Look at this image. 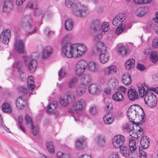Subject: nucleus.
Masks as SVG:
<instances>
[{
	"label": "nucleus",
	"instance_id": "obj_1",
	"mask_svg": "<svg viewBox=\"0 0 158 158\" xmlns=\"http://www.w3.org/2000/svg\"><path fill=\"white\" fill-rule=\"evenodd\" d=\"M75 0H66L65 6L68 8H72L73 13L78 17L83 18L88 14V9L80 3L75 4Z\"/></svg>",
	"mask_w": 158,
	"mask_h": 158
},
{
	"label": "nucleus",
	"instance_id": "obj_2",
	"mask_svg": "<svg viewBox=\"0 0 158 158\" xmlns=\"http://www.w3.org/2000/svg\"><path fill=\"white\" fill-rule=\"evenodd\" d=\"M32 17L30 15H25L22 18V21L21 23V27L27 32L25 34L27 36L31 35L35 33L37 30L36 26L34 25L33 22L31 21Z\"/></svg>",
	"mask_w": 158,
	"mask_h": 158
},
{
	"label": "nucleus",
	"instance_id": "obj_3",
	"mask_svg": "<svg viewBox=\"0 0 158 158\" xmlns=\"http://www.w3.org/2000/svg\"><path fill=\"white\" fill-rule=\"evenodd\" d=\"M87 47L84 44H73L72 48L66 57L68 58H77L82 56L86 52Z\"/></svg>",
	"mask_w": 158,
	"mask_h": 158
},
{
	"label": "nucleus",
	"instance_id": "obj_4",
	"mask_svg": "<svg viewBox=\"0 0 158 158\" xmlns=\"http://www.w3.org/2000/svg\"><path fill=\"white\" fill-rule=\"evenodd\" d=\"M127 115L129 119H134L136 116H140L142 120L144 119L145 114L143 109L137 105L131 106L128 109Z\"/></svg>",
	"mask_w": 158,
	"mask_h": 158
},
{
	"label": "nucleus",
	"instance_id": "obj_5",
	"mask_svg": "<svg viewBox=\"0 0 158 158\" xmlns=\"http://www.w3.org/2000/svg\"><path fill=\"white\" fill-rule=\"evenodd\" d=\"M72 38V35L70 34L65 35L61 39L60 43L61 45V55L66 57L68 53L70 51L73 44H71L69 41Z\"/></svg>",
	"mask_w": 158,
	"mask_h": 158
},
{
	"label": "nucleus",
	"instance_id": "obj_6",
	"mask_svg": "<svg viewBox=\"0 0 158 158\" xmlns=\"http://www.w3.org/2000/svg\"><path fill=\"white\" fill-rule=\"evenodd\" d=\"M87 62L83 59L79 60L76 64L74 67V72L77 76L82 75L85 72L86 68Z\"/></svg>",
	"mask_w": 158,
	"mask_h": 158
},
{
	"label": "nucleus",
	"instance_id": "obj_7",
	"mask_svg": "<svg viewBox=\"0 0 158 158\" xmlns=\"http://www.w3.org/2000/svg\"><path fill=\"white\" fill-rule=\"evenodd\" d=\"M101 38L99 35H96L94 38V41L95 42L94 48L98 53H101L102 51L106 50V44L103 42L100 41Z\"/></svg>",
	"mask_w": 158,
	"mask_h": 158
},
{
	"label": "nucleus",
	"instance_id": "obj_8",
	"mask_svg": "<svg viewBox=\"0 0 158 158\" xmlns=\"http://www.w3.org/2000/svg\"><path fill=\"white\" fill-rule=\"evenodd\" d=\"M144 100L145 103L151 107H153L156 105V98L153 93H148L144 97Z\"/></svg>",
	"mask_w": 158,
	"mask_h": 158
},
{
	"label": "nucleus",
	"instance_id": "obj_9",
	"mask_svg": "<svg viewBox=\"0 0 158 158\" xmlns=\"http://www.w3.org/2000/svg\"><path fill=\"white\" fill-rule=\"evenodd\" d=\"M25 64L27 65L29 71L31 73H34L36 70L38 64L37 61L35 59H33L27 61L28 58L26 56L23 57Z\"/></svg>",
	"mask_w": 158,
	"mask_h": 158
},
{
	"label": "nucleus",
	"instance_id": "obj_10",
	"mask_svg": "<svg viewBox=\"0 0 158 158\" xmlns=\"http://www.w3.org/2000/svg\"><path fill=\"white\" fill-rule=\"evenodd\" d=\"M85 102L84 100L80 99L74 103L70 110L71 113L76 111H81L84 108Z\"/></svg>",
	"mask_w": 158,
	"mask_h": 158
},
{
	"label": "nucleus",
	"instance_id": "obj_11",
	"mask_svg": "<svg viewBox=\"0 0 158 158\" xmlns=\"http://www.w3.org/2000/svg\"><path fill=\"white\" fill-rule=\"evenodd\" d=\"M125 138L122 135H117L115 136L112 139V143L114 147L118 148L124 143Z\"/></svg>",
	"mask_w": 158,
	"mask_h": 158
},
{
	"label": "nucleus",
	"instance_id": "obj_12",
	"mask_svg": "<svg viewBox=\"0 0 158 158\" xmlns=\"http://www.w3.org/2000/svg\"><path fill=\"white\" fill-rule=\"evenodd\" d=\"M88 70L93 73H97L100 70L99 64L97 62L92 60L87 62Z\"/></svg>",
	"mask_w": 158,
	"mask_h": 158
},
{
	"label": "nucleus",
	"instance_id": "obj_13",
	"mask_svg": "<svg viewBox=\"0 0 158 158\" xmlns=\"http://www.w3.org/2000/svg\"><path fill=\"white\" fill-rule=\"evenodd\" d=\"M14 48L17 52L23 53L25 50L24 43L21 40H16L14 44Z\"/></svg>",
	"mask_w": 158,
	"mask_h": 158
},
{
	"label": "nucleus",
	"instance_id": "obj_14",
	"mask_svg": "<svg viewBox=\"0 0 158 158\" xmlns=\"http://www.w3.org/2000/svg\"><path fill=\"white\" fill-rule=\"evenodd\" d=\"M134 126L135 123L129 122L124 125L123 126V128L128 132L130 135L133 137L137 138L138 137L137 135H134Z\"/></svg>",
	"mask_w": 158,
	"mask_h": 158
},
{
	"label": "nucleus",
	"instance_id": "obj_15",
	"mask_svg": "<svg viewBox=\"0 0 158 158\" xmlns=\"http://www.w3.org/2000/svg\"><path fill=\"white\" fill-rule=\"evenodd\" d=\"M137 86L139 94L141 97L142 98L145 96L148 93L150 92L148 91V86L144 83H139L137 85Z\"/></svg>",
	"mask_w": 158,
	"mask_h": 158
},
{
	"label": "nucleus",
	"instance_id": "obj_16",
	"mask_svg": "<svg viewBox=\"0 0 158 158\" xmlns=\"http://www.w3.org/2000/svg\"><path fill=\"white\" fill-rule=\"evenodd\" d=\"M10 37V32L9 30L3 31L1 34L0 39L2 42L5 44H7L9 41Z\"/></svg>",
	"mask_w": 158,
	"mask_h": 158
},
{
	"label": "nucleus",
	"instance_id": "obj_17",
	"mask_svg": "<svg viewBox=\"0 0 158 158\" xmlns=\"http://www.w3.org/2000/svg\"><path fill=\"white\" fill-rule=\"evenodd\" d=\"M125 17L126 15L124 13H120L117 15L113 20V25L118 26L120 25L125 20Z\"/></svg>",
	"mask_w": 158,
	"mask_h": 158
},
{
	"label": "nucleus",
	"instance_id": "obj_18",
	"mask_svg": "<svg viewBox=\"0 0 158 158\" xmlns=\"http://www.w3.org/2000/svg\"><path fill=\"white\" fill-rule=\"evenodd\" d=\"M2 9L6 12L10 11L13 6L12 0H3L2 3Z\"/></svg>",
	"mask_w": 158,
	"mask_h": 158
},
{
	"label": "nucleus",
	"instance_id": "obj_19",
	"mask_svg": "<svg viewBox=\"0 0 158 158\" xmlns=\"http://www.w3.org/2000/svg\"><path fill=\"white\" fill-rule=\"evenodd\" d=\"M110 29L109 23L108 22H104L100 25V29L98 32L99 34L98 35L101 37L105 34L106 32L108 31Z\"/></svg>",
	"mask_w": 158,
	"mask_h": 158
},
{
	"label": "nucleus",
	"instance_id": "obj_20",
	"mask_svg": "<svg viewBox=\"0 0 158 158\" xmlns=\"http://www.w3.org/2000/svg\"><path fill=\"white\" fill-rule=\"evenodd\" d=\"M99 60L100 63L104 64L108 61L110 55L109 53L106 51H102L99 53Z\"/></svg>",
	"mask_w": 158,
	"mask_h": 158
},
{
	"label": "nucleus",
	"instance_id": "obj_21",
	"mask_svg": "<svg viewBox=\"0 0 158 158\" xmlns=\"http://www.w3.org/2000/svg\"><path fill=\"white\" fill-rule=\"evenodd\" d=\"M87 142L86 140L82 138L77 139L76 141V148L79 149H82L86 146Z\"/></svg>",
	"mask_w": 158,
	"mask_h": 158
},
{
	"label": "nucleus",
	"instance_id": "obj_22",
	"mask_svg": "<svg viewBox=\"0 0 158 158\" xmlns=\"http://www.w3.org/2000/svg\"><path fill=\"white\" fill-rule=\"evenodd\" d=\"M128 96L130 100L135 101L138 98V93L135 89H130L128 90Z\"/></svg>",
	"mask_w": 158,
	"mask_h": 158
},
{
	"label": "nucleus",
	"instance_id": "obj_23",
	"mask_svg": "<svg viewBox=\"0 0 158 158\" xmlns=\"http://www.w3.org/2000/svg\"><path fill=\"white\" fill-rule=\"evenodd\" d=\"M86 89V85L80 84L76 89L75 96L77 97L81 96L85 94Z\"/></svg>",
	"mask_w": 158,
	"mask_h": 158
},
{
	"label": "nucleus",
	"instance_id": "obj_24",
	"mask_svg": "<svg viewBox=\"0 0 158 158\" xmlns=\"http://www.w3.org/2000/svg\"><path fill=\"white\" fill-rule=\"evenodd\" d=\"M116 49L117 52L121 56H125L128 54L127 50L122 44H118L116 47Z\"/></svg>",
	"mask_w": 158,
	"mask_h": 158
},
{
	"label": "nucleus",
	"instance_id": "obj_25",
	"mask_svg": "<svg viewBox=\"0 0 158 158\" xmlns=\"http://www.w3.org/2000/svg\"><path fill=\"white\" fill-rule=\"evenodd\" d=\"M52 48L51 46L46 47L43 49L42 55V58L44 59H46L52 55Z\"/></svg>",
	"mask_w": 158,
	"mask_h": 158
},
{
	"label": "nucleus",
	"instance_id": "obj_26",
	"mask_svg": "<svg viewBox=\"0 0 158 158\" xmlns=\"http://www.w3.org/2000/svg\"><path fill=\"white\" fill-rule=\"evenodd\" d=\"M106 139L103 136L98 135L95 139V143L99 147H103L106 144Z\"/></svg>",
	"mask_w": 158,
	"mask_h": 158
},
{
	"label": "nucleus",
	"instance_id": "obj_27",
	"mask_svg": "<svg viewBox=\"0 0 158 158\" xmlns=\"http://www.w3.org/2000/svg\"><path fill=\"white\" fill-rule=\"evenodd\" d=\"M115 117L114 114L109 113L105 115L103 117V120L106 124H110L113 122Z\"/></svg>",
	"mask_w": 158,
	"mask_h": 158
},
{
	"label": "nucleus",
	"instance_id": "obj_28",
	"mask_svg": "<svg viewBox=\"0 0 158 158\" xmlns=\"http://www.w3.org/2000/svg\"><path fill=\"white\" fill-rule=\"evenodd\" d=\"M100 89L98 86L96 84H90L88 87V91L90 94H94L99 93L100 92Z\"/></svg>",
	"mask_w": 158,
	"mask_h": 158
},
{
	"label": "nucleus",
	"instance_id": "obj_29",
	"mask_svg": "<svg viewBox=\"0 0 158 158\" xmlns=\"http://www.w3.org/2000/svg\"><path fill=\"white\" fill-rule=\"evenodd\" d=\"M100 20L98 19H94L92 22L91 27L93 30L95 32H98L100 26Z\"/></svg>",
	"mask_w": 158,
	"mask_h": 158
},
{
	"label": "nucleus",
	"instance_id": "obj_30",
	"mask_svg": "<svg viewBox=\"0 0 158 158\" xmlns=\"http://www.w3.org/2000/svg\"><path fill=\"white\" fill-rule=\"evenodd\" d=\"M117 68L114 65H110L107 67L105 70V73L108 75L113 74L116 73Z\"/></svg>",
	"mask_w": 158,
	"mask_h": 158
},
{
	"label": "nucleus",
	"instance_id": "obj_31",
	"mask_svg": "<svg viewBox=\"0 0 158 158\" xmlns=\"http://www.w3.org/2000/svg\"><path fill=\"white\" fill-rule=\"evenodd\" d=\"M123 83L126 85H129L131 82V77L128 73H124L122 77Z\"/></svg>",
	"mask_w": 158,
	"mask_h": 158
},
{
	"label": "nucleus",
	"instance_id": "obj_32",
	"mask_svg": "<svg viewBox=\"0 0 158 158\" xmlns=\"http://www.w3.org/2000/svg\"><path fill=\"white\" fill-rule=\"evenodd\" d=\"M78 81V78L76 77H73L71 78L66 83V86L69 88L74 87Z\"/></svg>",
	"mask_w": 158,
	"mask_h": 158
},
{
	"label": "nucleus",
	"instance_id": "obj_33",
	"mask_svg": "<svg viewBox=\"0 0 158 158\" xmlns=\"http://www.w3.org/2000/svg\"><path fill=\"white\" fill-rule=\"evenodd\" d=\"M149 139L147 136H144L140 140V144L143 148H148L149 145Z\"/></svg>",
	"mask_w": 158,
	"mask_h": 158
},
{
	"label": "nucleus",
	"instance_id": "obj_34",
	"mask_svg": "<svg viewBox=\"0 0 158 158\" xmlns=\"http://www.w3.org/2000/svg\"><path fill=\"white\" fill-rule=\"evenodd\" d=\"M134 135H137L138 137L143 135V129L139 125V124H135L134 128Z\"/></svg>",
	"mask_w": 158,
	"mask_h": 158
},
{
	"label": "nucleus",
	"instance_id": "obj_35",
	"mask_svg": "<svg viewBox=\"0 0 158 158\" xmlns=\"http://www.w3.org/2000/svg\"><path fill=\"white\" fill-rule=\"evenodd\" d=\"M22 66V63L20 61H16L15 62L14 65V68H16L18 69L21 78L26 74L24 71L23 70H22L21 69Z\"/></svg>",
	"mask_w": 158,
	"mask_h": 158
},
{
	"label": "nucleus",
	"instance_id": "obj_36",
	"mask_svg": "<svg viewBox=\"0 0 158 158\" xmlns=\"http://www.w3.org/2000/svg\"><path fill=\"white\" fill-rule=\"evenodd\" d=\"M70 95H67L60 98V103L63 106H67L69 104V99H70Z\"/></svg>",
	"mask_w": 158,
	"mask_h": 158
},
{
	"label": "nucleus",
	"instance_id": "obj_37",
	"mask_svg": "<svg viewBox=\"0 0 158 158\" xmlns=\"http://www.w3.org/2000/svg\"><path fill=\"white\" fill-rule=\"evenodd\" d=\"M74 24V22L72 19H67L65 23V27L66 30L67 31H71L73 28Z\"/></svg>",
	"mask_w": 158,
	"mask_h": 158
},
{
	"label": "nucleus",
	"instance_id": "obj_38",
	"mask_svg": "<svg viewBox=\"0 0 158 158\" xmlns=\"http://www.w3.org/2000/svg\"><path fill=\"white\" fill-rule=\"evenodd\" d=\"M2 109L5 113L10 114L12 111V108L10 104L7 102H4L2 105Z\"/></svg>",
	"mask_w": 158,
	"mask_h": 158
},
{
	"label": "nucleus",
	"instance_id": "obj_39",
	"mask_svg": "<svg viewBox=\"0 0 158 158\" xmlns=\"http://www.w3.org/2000/svg\"><path fill=\"white\" fill-rule=\"evenodd\" d=\"M27 86L29 89L30 90H32L35 88V84L33 76H30L28 77L27 81Z\"/></svg>",
	"mask_w": 158,
	"mask_h": 158
},
{
	"label": "nucleus",
	"instance_id": "obj_40",
	"mask_svg": "<svg viewBox=\"0 0 158 158\" xmlns=\"http://www.w3.org/2000/svg\"><path fill=\"white\" fill-rule=\"evenodd\" d=\"M119 148L120 149V153L122 155L125 157H127L130 153L129 149L127 147L125 146H122Z\"/></svg>",
	"mask_w": 158,
	"mask_h": 158
},
{
	"label": "nucleus",
	"instance_id": "obj_41",
	"mask_svg": "<svg viewBox=\"0 0 158 158\" xmlns=\"http://www.w3.org/2000/svg\"><path fill=\"white\" fill-rule=\"evenodd\" d=\"M46 145L48 152L52 154L55 153V148L52 142H47L46 143Z\"/></svg>",
	"mask_w": 158,
	"mask_h": 158
},
{
	"label": "nucleus",
	"instance_id": "obj_42",
	"mask_svg": "<svg viewBox=\"0 0 158 158\" xmlns=\"http://www.w3.org/2000/svg\"><path fill=\"white\" fill-rule=\"evenodd\" d=\"M113 99L117 102L122 101L123 100V95L119 92L115 93L112 96Z\"/></svg>",
	"mask_w": 158,
	"mask_h": 158
},
{
	"label": "nucleus",
	"instance_id": "obj_43",
	"mask_svg": "<svg viewBox=\"0 0 158 158\" xmlns=\"http://www.w3.org/2000/svg\"><path fill=\"white\" fill-rule=\"evenodd\" d=\"M135 61L133 59H131L128 60L125 63V67L127 70H131L134 68L135 65Z\"/></svg>",
	"mask_w": 158,
	"mask_h": 158
},
{
	"label": "nucleus",
	"instance_id": "obj_44",
	"mask_svg": "<svg viewBox=\"0 0 158 158\" xmlns=\"http://www.w3.org/2000/svg\"><path fill=\"white\" fill-rule=\"evenodd\" d=\"M25 101L22 97H19L17 99L15 103L19 109H22L24 107Z\"/></svg>",
	"mask_w": 158,
	"mask_h": 158
},
{
	"label": "nucleus",
	"instance_id": "obj_45",
	"mask_svg": "<svg viewBox=\"0 0 158 158\" xmlns=\"http://www.w3.org/2000/svg\"><path fill=\"white\" fill-rule=\"evenodd\" d=\"M57 102L56 101H54L51 103L49 104L48 106L47 112L48 113L51 112L55 110L57 107Z\"/></svg>",
	"mask_w": 158,
	"mask_h": 158
},
{
	"label": "nucleus",
	"instance_id": "obj_46",
	"mask_svg": "<svg viewBox=\"0 0 158 158\" xmlns=\"http://www.w3.org/2000/svg\"><path fill=\"white\" fill-rule=\"evenodd\" d=\"M129 148L131 153L134 152L136 149V146L135 141L133 139H131L129 140Z\"/></svg>",
	"mask_w": 158,
	"mask_h": 158
},
{
	"label": "nucleus",
	"instance_id": "obj_47",
	"mask_svg": "<svg viewBox=\"0 0 158 158\" xmlns=\"http://www.w3.org/2000/svg\"><path fill=\"white\" fill-rule=\"evenodd\" d=\"M118 84V80L115 78H111L108 80L107 82V84L110 87L115 88Z\"/></svg>",
	"mask_w": 158,
	"mask_h": 158
},
{
	"label": "nucleus",
	"instance_id": "obj_48",
	"mask_svg": "<svg viewBox=\"0 0 158 158\" xmlns=\"http://www.w3.org/2000/svg\"><path fill=\"white\" fill-rule=\"evenodd\" d=\"M18 125L19 129L23 132H25V128L24 126H23V116L22 115H19L18 117Z\"/></svg>",
	"mask_w": 158,
	"mask_h": 158
},
{
	"label": "nucleus",
	"instance_id": "obj_49",
	"mask_svg": "<svg viewBox=\"0 0 158 158\" xmlns=\"http://www.w3.org/2000/svg\"><path fill=\"white\" fill-rule=\"evenodd\" d=\"M151 61L153 63H156L158 61V54L156 52H152L150 56Z\"/></svg>",
	"mask_w": 158,
	"mask_h": 158
},
{
	"label": "nucleus",
	"instance_id": "obj_50",
	"mask_svg": "<svg viewBox=\"0 0 158 158\" xmlns=\"http://www.w3.org/2000/svg\"><path fill=\"white\" fill-rule=\"evenodd\" d=\"M91 80L90 76L88 75H85L82 77L81 81L82 85H85L89 82Z\"/></svg>",
	"mask_w": 158,
	"mask_h": 158
},
{
	"label": "nucleus",
	"instance_id": "obj_51",
	"mask_svg": "<svg viewBox=\"0 0 158 158\" xmlns=\"http://www.w3.org/2000/svg\"><path fill=\"white\" fill-rule=\"evenodd\" d=\"M67 73L65 68L62 67L59 71L58 73L59 79H61L65 76Z\"/></svg>",
	"mask_w": 158,
	"mask_h": 158
},
{
	"label": "nucleus",
	"instance_id": "obj_52",
	"mask_svg": "<svg viewBox=\"0 0 158 158\" xmlns=\"http://www.w3.org/2000/svg\"><path fill=\"white\" fill-rule=\"evenodd\" d=\"M56 155L58 158H69L70 157V154L69 153H64L60 152H59L57 153Z\"/></svg>",
	"mask_w": 158,
	"mask_h": 158
},
{
	"label": "nucleus",
	"instance_id": "obj_53",
	"mask_svg": "<svg viewBox=\"0 0 158 158\" xmlns=\"http://www.w3.org/2000/svg\"><path fill=\"white\" fill-rule=\"evenodd\" d=\"M146 13V9L143 8H139L136 12L137 15L139 17H141L144 15Z\"/></svg>",
	"mask_w": 158,
	"mask_h": 158
},
{
	"label": "nucleus",
	"instance_id": "obj_54",
	"mask_svg": "<svg viewBox=\"0 0 158 158\" xmlns=\"http://www.w3.org/2000/svg\"><path fill=\"white\" fill-rule=\"evenodd\" d=\"M125 26L126 25L125 24H122L121 25L119 26L116 30V33L117 35H119L121 34L124 30Z\"/></svg>",
	"mask_w": 158,
	"mask_h": 158
},
{
	"label": "nucleus",
	"instance_id": "obj_55",
	"mask_svg": "<svg viewBox=\"0 0 158 158\" xmlns=\"http://www.w3.org/2000/svg\"><path fill=\"white\" fill-rule=\"evenodd\" d=\"M31 127V132L32 134L35 135H38L39 132V129L38 126H34L33 124L30 126Z\"/></svg>",
	"mask_w": 158,
	"mask_h": 158
},
{
	"label": "nucleus",
	"instance_id": "obj_56",
	"mask_svg": "<svg viewBox=\"0 0 158 158\" xmlns=\"http://www.w3.org/2000/svg\"><path fill=\"white\" fill-rule=\"evenodd\" d=\"M113 106L112 103L109 102L106 103L105 110L106 111L110 113L113 111Z\"/></svg>",
	"mask_w": 158,
	"mask_h": 158
},
{
	"label": "nucleus",
	"instance_id": "obj_57",
	"mask_svg": "<svg viewBox=\"0 0 158 158\" xmlns=\"http://www.w3.org/2000/svg\"><path fill=\"white\" fill-rule=\"evenodd\" d=\"M25 121L27 124L29 126H31L32 124V121L30 116L28 114H26L25 116Z\"/></svg>",
	"mask_w": 158,
	"mask_h": 158
},
{
	"label": "nucleus",
	"instance_id": "obj_58",
	"mask_svg": "<svg viewBox=\"0 0 158 158\" xmlns=\"http://www.w3.org/2000/svg\"><path fill=\"white\" fill-rule=\"evenodd\" d=\"M98 112V109L97 107L94 106L90 107L89 112L92 114H95Z\"/></svg>",
	"mask_w": 158,
	"mask_h": 158
},
{
	"label": "nucleus",
	"instance_id": "obj_59",
	"mask_svg": "<svg viewBox=\"0 0 158 158\" xmlns=\"http://www.w3.org/2000/svg\"><path fill=\"white\" fill-rule=\"evenodd\" d=\"M152 45L154 48H158V37H155L153 39Z\"/></svg>",
	"mask_w": 158,
	"mask_h": 158
},
{
	"label": "nucleus",
	"instance_id": "obj_60",
	"mask_svg": "<svg viewBox=\"0 0 158 158\" xmlns=\"http://www.w3.org/2000/svg\"><path fill=\"white\" fill-rule=\"evenodd\" d=\"M18 90L19 92L24 94H27V90L26 88L23 86H21L18 88Z\"/></svg>",
	"mask_w": 158,
	"mask_h": 158
},
{
	"label": "nucleus",
	"instance_id": "obj_61",
	"mask_svg": "<svg viewBox=\"0 0 158 158\" xmlns=\"http://www.w3.org/2000/svg\"><path fill=\"white\" fill-rule=\"evenodd\" d=\"M152 49L150 47H148L143 51V54L145 55H148L152 52Z\"/></svg>",
	"mask_w": 158,
	"mask_h": 158
},
{
	"label": "nucleus",
	"instance_id": "obj_62",
	"mask_svg": "<svg viewBox=\"0 0 158 158\" xmlns=\"http://www.w3.org/2000/svg\"><path fill=\"white\" fill-rule=\"evenodd\" d=\"M81 116L79 117L78 115H75L74 117V120L76 121L77 123H82L83 122V120L82 119Z\"/></svg>",
	"mask_w": 158,
	"mask_h": 158
},
{
	"label": "nucleus",
	"instance_id": "obj_63",
	"mask_svg": "<svg viewBox=\"0 0 158 158\" xmlns=\"http://www.w3.org/2000/svg\"><path fill=\"white\" fill-rule=\"evenodd\" d=\"M44 32L45 34L50 37V35H53L54 34V32L52 31H50L48 28H46L45 29Z\"/></svg>",
	"mask_w": 158,
	"mask_h": 158
},
{
	"label": "nucleus",
	"instance_id": "obj_64",
	"mask_svg": "<svg viewBox=\"0 0 158 158\" xmlns=\"http://www.w3.org/2000/svg\"><path fill=\"white\" fill-rule=\"evenodd\" d=\"M42 11L41 9L39 8H36L35 10L34 11V15L36 16H39L41 15Z\"/></svg>",
	"mask_w": 158,
	"mask_h": 158
}]
</instances>
